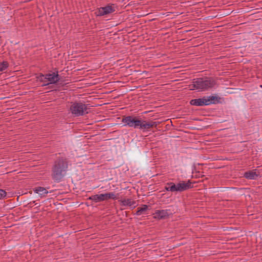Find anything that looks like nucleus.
Listing matches in <instances>:
<instances>
[{
    "label": "nucleus",
    "instance_id": "0eeeda50",
    "mask_svg": "<svg viewBox=\"0 0 262 262\" xmlns=\"http://www.w3.org/2000/svg\"><path fill=\"white\" fill-rule=\"evenodd\" d=\"M46 77H47L48 82L43 83L42 84V86L48 85L49 84L56 83L59 81V75L58 74V72L56 73L47 74H46Z\"/></svg>",
    "mask_w": 262,
    "mask_h": 262
},
{
    "label": "nucleus",
    "instance_id": "b1692460",
    "mask_svg": "<svg viewBox=\"0 0 262 262\" xmlns=\"http://www.w3.org/2000/svg\"><path fill=\"white\" fill-rule=\"evenodd\" d=\"M106 194L107 200L109 199H113L114 200L117 199V197L116 196L114 192L106 193Z\"/></svg>",
    "mask_w": 262,
    "mask_h": 262
},
{
    "label": "nucleus",
    "instance_id": "9d476101",
    "mask_svg": "<svg viewBox=\"0 0 262 262\" xmlns=\"http://www.w3.org/2000/svg\"><path fill=\"white\" fill-rule=\"evenodd\" d=\"M88 200H92L96 203L103 201L105 200H107V194H106V193H104V194L93 195L90 196L88 198Z\"/></svg>",
    "mask_w": 262,
    "mask_h": 262
},
{
    "label": "nucleus",
    "instance_id": "423d86ee",
    "mask_svg": "<svg viewBox=\"0 0 262 262\" xmlns=\"http://www.w3.org/2000/svg\"><path fill=\"white\" fill-rule=\"evenodd\" d=\"M115 11L114 8L112 7V6L107 5L105 7L99 8L97 11L95 12V14L97 16H103L113 13Z\"/></svg>",
    "mask_w": 262,
    "mask_h": 262
},
{
    "label": "nucleus",
    "instance_id": "6ab92c4d",
    "mask_svg": "<svg viewBox=\"0 0 262 262\" xmlns=\"http://www.w3.org/2000/svg\"><path fill=\"white\" fill-rule=\"evenodd\" d=\"M185 70L181 69V88L184 86V85H182L183 83H187L189 80H190L191 78V76L189 77H187L185 75L186 73H183V72L185 71Z\"/></svg>",
    "mask_w": 262,
    "mask_h": 262
},
{
    "label": "nucleus",
    "instance_id": "f257e3e1",
    "mask_svg": "<svg viewBox=\"0 0 262 262\" xmlns=\"http://www.w3.org/2000/svg\"><path fill=\"white\" fill-rule=\"evenodd\" d=\"M69 166L68 160L64 157H58L53 162L51 167V176L55 183H59L66 176Z\"/></svg>",
    "mask_w": 262,
    "mask_h": 262
},
{
    "label": "nucleus",
    "instance_id": "5701e85b",
    "mask_svg": "<svg viewBox=\"0 0 262 262\" xmlns=\"http://www.w3.org/2000/svg\"><path fill=\"white\" fill-rule=\"evenodd\" d=\"M9 63L7 61H4L0 63V72L4 71L8 68Z\"/></svg>",
    "mask_w": 262,
    "mask_h": 262
},
{
    "label": "nucleus",
    "instance_id": "cd10ccee",
    "mask_svg": "<svg viewBox=\"0 0 262 262\" xmlns=\"http://www.w3.org/2000/svg\"><path fill=\"white\" fill-rule=\"evenodd\" d=\"M260 88H262V85H260Z\"/></svg>",
    "mask_w": 262,
    "mask_h": 262
},
{
    "label": "nucleus",
    "instance_id": "1a4fd4ad",
    "mask_svg": "<svg viewBox=\"0 0 262 262\" xmlns=\"http://www.w3.org/2000/svg\"><path fill=\"white\" fill-rule=\"evenodd\" d=\"M205 97L207 105H209L211 104H217L220 102L221 98L217 95H215Z\"/></svg>",
    "mask_w": 262,
    "mask_h": 262
},
{
    "label": "nucleus",
    "instance_id": "ddd939ff",
    "mask_svg": "<svg viewBox=\"0 0 262 262\" xmlns=\"http://www.w3.org/2000/svg\"><path fill=\"white\" fill-rule=\"evenodd\" d=\"M34 191L38 194L41 197H45L47 194L49 193V191L47 189L42 187H37L34 189ZM53 190H51L49 192L51 193Z\"/></svg>",
    "mask_w": 262,
    "mask_h": 262
},
{
    "label": "nucleus",
    "instance_id": "7ed1b4c3",
    "mask_svg": "<svg viewBox=\"0 0 262 262\" xmlns=\"http://www.w3.org/2000/svg\"><path fill=\"white\" fill-rule=\"evenodd\" d=\"M87 110V105L82 102H74L70 107L72 113L75 116H83L85 114H88L89 112Z\"/></svg>",
    "mask_w": 262,
    "mask_h": 262
},
{
    "label": "nucleus",
    "instance_id": "39448f33",
    "mask_svg": "<svg viewBox=\"0 0 262 262\" xmlns=\"http://www.w3.org/2000/svg\"><path fill=\"white\" fill-rule=\"evenodd\" d=\"M139 122L138 128L143 131L147 130L152 127H156L157 125V123L156 122L152 121H146L144 120H142L141 118Z\"/></svg>",
    "mask_w": 262,
    "mask_h": 262
},
{
    "label": "nucleus",
    "instance_id": "f3484780",
    "mask_svg": "<svg viewBox=\"0 0 262 262\" xmlns=\"http://www.w3.org/2000/svg\"><path fill=\"white\" fill-rule=\"evenodd\" d=\"M183 116V115L181 114V125L187 126L189 128L191 127L189 125L192 120H198V119H191Z\"/></svg>",
    "mask_w": 262,
    "mask_h": 262
},
{
    "label": "nucleus",
    "instance_id": "9b49d317",
    "mask_svg": "<svg viewBox=\"0 0 262 262\" xmlns=\"http://www.w3.org/2000/svg\"><path fill=\"white\" fill-rule=\"evenodd\" d=\"M196 183L195 181L192 182L189 180L187 181H181V191L193 188V184Z\"/></svg>",
    "mask_w": 262,
    "mask_h": 262
},
{
    "label": "nucleus",
    "instance_id": "f03ea898",
    "mask_svg": "<svg viewBox=\"0 0 262 262\" xmlns=\"http://www.w3.org/2000/svg\"><path fill=\"white\" fill-rule=\"evenodd\" d=\"M216 84L215 80L212 77H201L193 79L191 84L188 85L189 90H198L199 91H205L212 88Z\"/></svg>",
    "mask_w": 262,
    "mask_h": 262
},
{
    "label": "nucleus",
    "instance_id": "dca6fc26",
    "mask_svg": "<svg viewBox=\"0 0 262 262\" xmlns=\"http://www.w3.org/2000/svg\"><path fill=\"white\" fill-rule=\"evenodd\" d=\"M168 216V214L166 210H157L155 213V217L158 219H164Z\"/></svg>",
    "mask_w": 262,
    "mask_h": 262
},
{
    "label": "nucleus",
    "instance_id": "6e6552de",
    "mask_svg": "<svg viewBox=\"0 0 262 262\" xmlns=\"http://www.w3.org/2000/svg\"><path fill=\"white\" fill-rule=\"evenodd\" d=\"M189 103L191 105L195 106H203L207 105L205 96L202 98L191 99Z\"/></svg>",
    "mask_w": 262,
    "mask_h": 262
},
{
    "label": "nucleus",
    "instance_id": "2eb2a0df",
    "mask_svg": "<svg viewBox=\"0 0 262 262\" xmlns=\"http://www.w3.org/2000/svg\"><path fill=\"white\" fill-rule=\"evenodd\" d=\"M258 176L259 174H257L254 170L246 171L244 174V177L249 180H255Z\"/></svg>",
    "mask_w": 262,
    "mask_h": 262
},
{
    "label": "nucleus",
    "instance_id": "a878e982",
    "mask_svg": "<svg viewBox=\"0 0 262 262\" xmlns=\"http://www.w3.org/2000/svg\"><path fill=\"white\" fill-rule=\"evenodd\" d=\"M230 188H232V189H234L235 188L234 187H223V189H230Z\"/></svg>",
    "mask_w": 262,
    "mask_h": 262
},
{
    "label": "nucleus",
    "instance_id": "393cba45",
    "mask_svg": "<svg viewBox=\"0 0 262 262\" xmlns=\"http://www.w3.org/2000/svg\"><path fill=\"white\" fill-rule=\"evenodd\" d=\"M7 193L6 192L3 190L0 189V199L5 197L6 196Z\"/></svg>",
    "mask_w": 262,
    "mask_h": 262
},
{
    "label": "nucleus",
    "instance_id": "4468645a",
    "mask_svg": "<svg viewBox=\"0 0 262 262\" xmlns=\"http://www.w3.org/2000/svg\"><path fill=\"white\" fill-rule=\"evenodd\" d=\"M190 171L191 173V178L194 177L196 178H202L204 177V175L202 174L203 172H201L199 169H197L196 166L194 164L192 166Z\"/></svg>",
    "mask_w": 262,
    "mask_h": 262
},
{
    "label": "nucleus",
    "instance_id": "aec40b11",
    "mask_svg": "<svg viewBox=\"0 0 262 262\" xmlns=\"http://www.w3.org/2000/svg\"><path fill=\"white\" fill-rule=\"evenodd\" d=\"M148 209V206L146 205H142L141 207H138L136 212V214L140 215L142 214L144 212L146 211Z\"/></svg>",
    "mask_w": 262,
    "mask_h": 262
},
{
    "label": "nucleus",
    "instance_id": "a211bd4d",
    "mask_svg": "<svg viewBox=\"0 0 262 262\" xmlns=\"http://www.w3.org/2000/svg\"><path fill=\"white\" fill-rule=\"evenodd\" d=\"M120 202V204L122 206H134V208L135 207V205L136 204V202L135 201L132 200L130 199L121 200L119 201Z\"/></svg>",
    "mask_w": 262,
    "mask_h": 262
},
{
    "label": "nucleus",
    "instance_id": "4be33fe9",
    "mask_svg": "<svg viewBox=\"0 0 262 262\" xmlns=\"http://www.w3.org/2000/svg\"><path fill=\"white\" fill-rule=\"evenodd\" d=\"M37 79L38 80L40 81V82H43V83H46L48 82L47 77H46V74L43 75L41 73L39 74V76L37 77Z\"/></svg>",
    "mask_w": 262,
    "mask_h": 262
},
{
    "label": "nucleus",
    "instance_id": "f8f14e48",
    "mask_svg": "<svg viewBox=\"0 0 262 262\" xmlns=\"http://www.w3.org/2000/svg\"><path fill=\"white\" fill-rule=\"evenodd\" d=\"M165 189L166 190L171 192L180 191V182L178 183L177 185L173 183H168Z\"/></svg>",
    "mask_w": 262,
    "mask_h": 262
},
{
    "label": "nucleus",
    "instance_id": "bb28decb",
    "mask_svg": "<svg viewBox=\"0 0 262 262\" xmlns=\"http://www.w3.org/2000/svg\"><path fill=\"white\" fill-rule=\"evenodd\" d=\"M201 165V164L198 163V165ZM203 165V164H201V165Z\"/></svg>",
    "mask_w": 262,
    "mask_h": 262
},
{
    "label": "nucleus",
    "instance_id": "20e7f679",
    "mask_svg": "<svg viewBox=\"0 0 262 262\" xmlns=\"http://www.w3.org/2000/svg\"><path fill=\"white\" fill-rule=\"evenodd\" d=\"M140 118L134 116H123L122 118V122L123 126H128L134 128H138Z\"/></svg>",
    "mask_w": 262,
    "mask_h": 262
},
{
    "label": "nucleus",
    "instance_id": "412c9836",
    "mask_svg": "<svg viewBox=\"0 0 262 262\" xmlns=\"http://www.w3.org/2000/svg\"><path fill=\"white\" fill-rule=\"evenodd\" d=\"M183 13H184L183 12H181V25L186 21H185L184 19H182V17L184 16V15H182V14ZM190 31H191V29H187L186 26H185L184 25L183 26H181V33L188 32Z\"/></svg>",
    "mask_w": 262,
    "mask_h": 262
}]
</instances>
